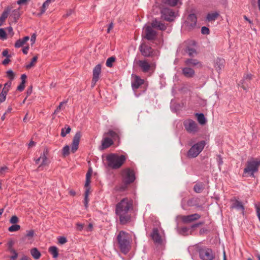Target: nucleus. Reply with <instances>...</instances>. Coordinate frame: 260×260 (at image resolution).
Returning <instances> with one entry per match:
<instances>
[{"label": "nucleus", "mask_w": 260, "mask_h": 260, "mask_svg": "<svg viewBox=\"0 0 260 260\" xmlns=\"http://www.w3.org/2000/svg\"><path fill=\"white\" fill-rule=\"evenodd\" d=\"M132 202L127 198L122 199L116 206V214L119 217L120 222L125 224L130 220L129 211L132 209Z\"/></svg>", "instance_id": "f257e3e1"}, {"label": "nucleus", "mask_w": 260, "mask_h": 260, "mask_svg": "<svg viewBox=\"0 0 260 260\" xmlns=\"http://www.w3.org/2000/svg\"><path fill=\"white\" fill-rule=\"evenodd\" d=\"M117 240L120 251L124 254L127 253L131 247V235L125 232L120 231L117 236Z\"/></svg>", "instance_id": "f03ea898"}, {"label": "nucleus", "mask_w": 260, "mask_h": 260, "mask_svg": "<svg viewBox=\"0 0 260 260\" xmlns=\"http://www.w3.org/2000/svg\"><path fill=\"white\" fill-rule=\"evenodd\" d=\"M125 157L123 155H119L114 153L109 154L106 157L108 166L114 169L120 168L125 160Z\"/></svg>", "instance_id": "7ed1b4c3"}, {"label": "nucleus", "mask_w": 260, "mask_h": 260, "mask_svg": "<svg viewBox=\"0 0 260 260\" xmlns=\"http://www.w3.org/2000/svg\"><path fill=\"white\" fill-rule=\"evenodd\" d=\"M259 166L260 159H250L247 162L246 167L244 169V173L247 174L250 176H253L254 173L258 171Z\"/></svg>", "instance_id": "20e7f679"}, {"label": "nucleus", "mask_w": 260, "mask_h": 260, "mask_svg": "<svg viewBox=\"0 0 260 260\" xmlns=\"http://www.w3.org/2000/svg\"><path fill=\"white\" fill-rule=\"evenodd\" d=\"M134 63L138 66L143 72H153L155 68V64L153 62H149L147 60H135Z\"/></svg>", "instance_id": "39448f33"}, {"label": "nucleus", "mask_w": 260, "mask_h": 260, "mask_svg": "<svg viewBox=\"0 0 260 260\" xmlns=\"http://www.w3.org/2000/svg\"><path fill=\"white\" fill-rule=\"evenodd\" d=\"M106 135L110 137L114 140H116L117 138H118V134L116 132L113 131H109L107 134L104 135V137L102 141V145L100 147V149L101 150H104L109 147L113 144V141L111 139L106 137Z\"/></svg>", "instance_id": "423d86ee"}, {"label": "nucleus", "mask_w": 260, "mask_h": 260, "mask_svg": "<svg viewBox=\"0 0 260 260\" xmlns=\"http://www.w3.org/2000/svg\"><path fill=\"white\" fill-rule=\"evenodd\" d=\"M205 146V142L202 141L193 145L188 152V156L189 157H197L203 150Z\"/></svg>", "instance_id": "0eeeda50"}, {"label": "nucleus", "mask_w": 260, "mask_h": 260, "mask_svg": "<svg viewBox=\"0 0 260 260\" xmlns=\"http://www.w3.org/2000/svg\"><path fill=\"white\" fill-rule=\"evenodd\" d=\"M153 241L158 244H161L165 238V234L161 228H154L151 234Z\"/></svg>", "instance_id": "6e6552de"}, {"label": "nucleus", "mask_w": 260, "mask_h": 260, "mask_svg": "<svg viewBox=\"0 0 260 260\" xmlns=\"http://www.w3.org/2000/svg\"><path fill=\"white\" fill-rule=\"evenodd\" d=\"M197 17L194 14L188 15L183 26L187 30H190L194 29L196 26Z\"/></svg>", "instance_id": "1a4fd4ad"}, {"label": "nucleus", "mask_w": 260, "mask_h": 260, "mask_svg": "<svg viewBox=\"0 0 260 260\" xmlns=\"http://www.w3.org/2000/svg\"><path fill=\"white\" fill-rule=\"evenodd\" d=\"M199 255L203 260H213L214 258L213 251L209 248L201 249L199 251Z\"/></svg>", "instance_id": "9d476101"}, {"label": "nucleus", "mask_w": 260, "mask_h": 260, "mask_svg": "<svg viewBox=\"0 0 260 260\" xmlns=\"http://www.w3.org/2000/svg\"><path fill=\"white\" fill-rule=\"evenodd\" d=\"M184 126L185 129L189 133H195L198 131V125L195 121L191 119L184 121Z\"/></svg>", "instance_id": "9b49d317"}, {"label": "nucleus", "mask_w": 260, "mask_h": 260, "mask_svg": "<svg viewBox=\"0 0 260 260\" xmlns=\"http://www.w3.org/2000/svg\"><path fill=\"white\" fill-rule=\"evenodd\" d=\"M122 176L123 180L126 184L131 183L134 182L135 180L134 172L129 169H127L124 170L122 173Z\"/></svg>", "instance_id": "f8f14e48"}, {"label": "nucleus", "mask_w": 260, "mask_h": 260, "mask_svg": "<svg viewBox=\"0 0 260 260\" xmlns=\"http://www.w3.org/2000/svg\"><path fill=\"white\" fill-rule=\"evenodd\" d=\"M162 17L167 21H172L175 17L174 12L168 8H164L161 10Z\"/></svg>", "instance_id": "ddd939ff"}, {"label": "nucleus", "mask_w": 260, "mask_h": 260, "mask_svg": "<svg viewBox=\"0 0 260 260\" xmlns=\"http://www.w3.org/2000/svg\"><path fill=\"white\" fill-rule=\"evenodd\" d=\"M81 136V133L80 132H77L74 136L71 147V151L73 153L78 149Z\"/></svg>", "instance_id": "4468645a"}, {"label": "nucleus", "mask_w": 260, "mask_h": 260, "mask_svg": "<svg viewBox=\"0 0 260 260\" xmlns=\"http://www.w3.org/2000/svg\"><path fill=\"white\" fill-rule=\"evenodd\" d=\"M143 30L145 32V38L149 40H152L154 38L156 32L152 29V27L149 25H145Z\"/></svg>", "instance_id": "2eb2a0df"}, {"label": "nucleus", "mask_w": 260, "mask_h": 260, "mask_svg": "<svg viewBox=\"0 0 260 260\" xmlns=\"http://www.w3.org/2000/svg\"><path fill=\"white\" fill-rule=\"evenodd\" d=\"M182 75L186 78H191L195 75V71L192 68L185 66L182 68Z\"/></svg>", "instance_id": "dca6fc26"}, {"label": "nucleus", "mask_w": 260, "mask_h": 260, "mask_svg": "<svg viewBox=\"0 0 260 260\" xmlns=\"http://www.w3.org/2000/svg\"><path fill=\"white\" fill-rule=\"evenodd\" d=\"M143 83V79L138 76L132 75V86L133 90L138 89Z\"/></svg>", "instance_id": "f3484780"}, {"label": "nucleus", "mask_w": 260, "mask_h": 260, "mask_svg": "<svg viewBox=\"0 0 260 260\" xmlns=\"http://www.w3.org/2000/svg\"><path fill=\"white\" fill-rule=\"evenodd\" d=\"M101 72V66L96 65L93 70V78L92 80V86L93 87L99 79V75Z\"/></svg>", "instance_id": "a211bd4d"}, {"label": "nucleus", "mask_w": 260, "mask_h": 260, "mask_svg": "<svg viewBox=\"0 0 260 260\" xmlns=\"http://www.w3.org/2000/svg\"><path fill=\"white\" fill-rule=\"evenodd\" d=\"M200 217L201 216L199 214L196 213L187 216H183L181 219L184 222L188 223L199 219Z\"/></svg>", "instance_id": "6ab92c4d"}, {"label": "nucleus", "mask_w": 260, "mask_h": 260, "mask_svg": "<svg viewBox=\"0 0 260 260\" xmlns=\"http://www.w3.org/2000/svg\"><path fill=\"white\" fill-rule=\"evenodd\" d=\"M140 49L142 54L145 56H149L152 55V49L149 46L142 44L140 46Z\"/></svg>", "instance_id": "aec40b11"}, {"label": "nucleus", "mask_w": 260, "mask_h": 260, "mask_svg": "<svg viewBox=\"0 0 260 260\" xmlns=\"http://www.w3.org/2000/svg\"><path fill=\"white\" fill-rule=\"evenodd\" d=\"M198 225L199 224H194L192 225L190 228H188L186 227H182L178 229V233L183 236H187L189 234H191V229L192 228L197 227Z\"/></svg>", "instance_id": "412c9836"}, {"label": "nucleus", "mask_w": 260, "mask_h": 260, "mask_svg": "<svg viewBox=\"0 0 260 260\" xmlns=\"http://www.w3.org/2000/svg\"><path fill=\"white\" fill-rule=\"evenodd\" d=\"M225 64V60L222 58H217L215 60L214 68L219 73L223 69Z\"/></svg>", "instance_id": "4be33fe9"}, {"label": "nucleus", "mask_w": 260, "mask_h": 260, "mask_svg": "<svg viewBox=\"0 0 260 260\" xmlns=\"http://www.w3.org/2000/svg\"><path fill=\"white\" fill-rule=\"evenodd\" d=\"M232 202H233L232 205H231L232 208H235L238 210H240L242 212H244V208L241 202L237 200H232Z\"/></svg>", "instance_id": "5701e85b"}, {"label": "nucleus", "mask_w": 260, "mask_h": 260, "mask_svg": "<svg viewBox=\"0 0 260 260\" xmlns=\"http://www.w3.org/2000/svg\"><path fill=\"white\" fill-rule=\"evenodd\" d=\"M184 63L185 66L190 67L191 68L198 65H201L200 62L197 59L192 58L186 59L184 61Z\"/></svg>", "instance_id": "b1692460"}, {"label": "nucleus", "mask_w": 260, "mask_h": 260, "mask_svg": "<svg viewBox=\"0 0 260 260\" xmlns=\"http://www.w3.org/2000/svg\"><path fill=\"white\" fill-rule=\"evenodd\" d=\"M151 25L152 27L157 28L161 30H165L166 28V26L164 23L159 21H157V20H153L151 23Z\"/></svg>", "instance_id": "393cba45"}, {"label": "nucleus", "mask_w": 260, "mask_h": 260, "mask_svg": "<svg viewBox=\"0 0 260 260\" xmlns=\"http://www.w3.org/2000/svg\"><path fill=\"white\" fill-rule=\"evenodd\" d=\"M29 39V37L28 36H26L24 37L23 39H19L16 41L15 44V46L16 48H19L22 46L27 41H28Z\"/></svg>", "instance_id": "a878e982"}, {"label": "nucleus", "mask_w": 260, "mask_h": 260, "mask_svg": "<svg viewBox=\"0 0 260 260\" xmlns=\"http://www.w3.org/2000/svg\"><path fill=\"white\" fill-rule=\"evenodd\" d=\"M49 6V0H46L43 4L42 6L40 9V12L38 13H34V15H36L37 16H41L43 13H45L46 10V7Z\"/></svg>", "instance_id": "bb28decb"}, {"label": "nucleus", "mask_w": 260, "mask_h": 260, "mask_svg": "<svg viewBox=\"0 0 260 260\" xmlns=\"http://www.w3.org/2000/svg\"><path fill=\"white\" fill-rule=\"evenodd\" d=\"M218 16L219 13L217 12L210 13L207 16V20L208 21H214Z\"/></svg>", "instance_id": "cd10ccee"}, {"label": "nucleus", "mask_w": 260, "mask_h": 260, "mask_svg": "<svg viewBox=\"0 0 260 260\" xmlns=\"http://www.w3.org/2000/svg\"><path fill=\"white\" fill-rule=\"evenodd\" d=\"M251 78V74H247L243 77V79L241 80L239 85H241V87L245 90H246V87L245 86V82L246 80H249Z\"/></svg>", "instance_id": "c85d7f7f"}, {"label": "nucleus", "mask_w": 260, "mask_h": 260, "mask_svg": "<svg viewBox=\"0 0 260 260\" xmlns=\"http://www.w3.org/2000/svg\"><path fill=\"white\" fill-rule=\"evenodd\" d=\"M30 253L32 257L36 259H39L41 256L40 252L36 248H32Z\"/></svg>", "instance_id": "c756f323"}, {"label": "nucleus", "mask_w": 260, "mask_h": 260, "mask_svg": "<svg viewBox=\"0 0 260 260\" xmlns=\"http://www.w3.org/2000/svg\"><path fill=\"white\" fill-rule=\"evenodd\" d=\"M196 116L197 117V119H198V120L199 121V122L201 124H204L206 122V118L204 115L202 113H197L196 114Z\"/></svg>", "instance_id": "7c9ffc66"}, {"label": "nucleus", "mask_w": 260, "mask_h": 260, "mask_svg": "<svg viewBox=\"0 0 260 260\" xmlns=\"http://www.w3.org/2000/svg\"><path fill=\"white\" fill-rule=\"evenodd\" d=\"M50 252L52 255L53 258L57 257L58 255V249L55 246L50 247Z\"/></svg>", "instance_id": "2f4dec72"}, {"label": "nucleus", "mask_w": 260, "mask_h": 260, "mask_svg": "<svg viewBox=\"0 0 260 260\" xmlns=\"http://www.w3.org/2000/svg\"><path fill=\"white\" fill-rule=\"evenodd\" d=\"M9 250L10 252L13 254V255L10 257V258L12 260H16L18 257V253L12 247V244H10L9 246Z\"/></svg>", "instance_id": "473e14b6"}, {"label": "nucleus", "mask_w": 260, "mask_h": 260, "mask_svg": "<svg viewBox=\"0 0 260 260\" xmlns=\"http://www.w3.org/2000/svg\"><path fill=\"white\" fill-rule=\"evenodd\" d=\"M71 132V128L69 125H66L64 128H62L61 132V136L64 137L68 134Z\"/></svg>", "instance_id": "72a5a7b5"}, {"label": "nucleus", "mask_w": 260, "mask_h": 260, "mask_svg": "<svg viewBox=\"0 0 260 260\" xmlns=\"http://www.w3.org/2000/svg\"><path fill=\"white\" fill-rule=\"evenodd\" d=\"M186 52L190 56H193L197 54L196 50L194 47H187Z\"/></svg>", "instance_id": "f704fd0d"}, {"label": "nucleus", "mask_w": 260, "mask_h": 260, "mask_svg": "<svg viewBox=\"0 0 260 260\" xmlns=\"http://www.w3.org/2000/svg\"><path fill=\"white\" fill-rule=\"evenodd\" d=\"M163 2L166 5L175 6L177 4L178 0H163Z\"/></svg>", "instance_id": "c9c22d12"}, {"label": "nucleus", "mask_w": 260, "mask_h": 260, "mask_svg": "<svg viewBox=\"0 0 260 260\" xmlns=\"http://www.w3.org/2000/svg\"><path fill=\"white\" fill-rule=\"evenodd\" d=\"M115 61V58L113 56H111L107 59L106 64L108 67H112L113 63Z\"/></svg>", "instance_id": "e433bc0d"}, {"label": "nucleus", "mask_w": 260, "mask_h": 260, "mask_svg": "<svg viewBox=\"0 0 260 260\" xmlns=\"http://www.w3.org/2000/svg\"><path fill=\"white\" fill-rule=\"evenodd\" d=\"M20 229V226L18 224H15L11 225L8 229V230L10 232H14L19 231Z\"/></svg>", "instance_id": "4c0bfd02"}, {"label": "nucleus", "mask_w": 260, "mask_h": 260, "mask_svg": "<svg viewBox=\"0 0 260 260\" xmlns=\"http://www.w3.org/2000/svg\"><path fill=\"white\" fill-rule=\"evenodd\" d=\"M37 56H34L32 58L31 62L26 66V69H28L33 67L34 66L35 63L37 61Z\"/></svg>", "instance_id": "58836bf2"}, {"label": "nucleus", "mask_w": 260, "mask_h": 260, "mask_svg": "<svg viewBox=\"0 0 260 260\" xmlns=\"http://www.w3.org/2000/svg\"><path fill=\"white\" fill-rule=\"evenodd\" d=\"M9 168L7 166H3L0 168V175H4L8 172Z\"/></svg>", "instance_id": "ea45409f"}, {"label": "nucleus", "mask_w": 260, "mask_h": 260, "mask_svg": "<svg viewBox=\"0 0 260 260\" xmlns=\"http://www.w3.org/2000/svg\"><path fill=\"white\" fill-rule=\"evenodd\" d=\"M70 147L68 145L65 146L62 149V153L63 155L66 156L70 153Z\"/></svg>", "instance_id": "a19ab883"}, {"label": "nucleus", "mask_w": 260, "mask_h": 260, "mask_svg": "<svg viewBox=\"0 0 260 260\" xmlns=\"http://www.w3.org/2000/svg\"><path fill=\"white\" fill-rule=\"evenodd\" d=\"M47 157L44 154L43 155H41L40 157L37 158L35 160L36 163L38 164L39 162L42 160V164H44L45 161L46 160Z\"/></svg>", "instance_id": "79ce46f5"}, {"label": "nucleus", "mask_w": 260, "mask_h": 260, "mask_svg": "<svg viewBox=\"0 0 260 260\" xmlns=\"http://www.w3.org/2000/svg\"><path fill=\"white\" fill-rule=\"evenodd\" d=\"M202 185L201 184H196L194 186V190L196 192H201L202 190Z\"/></svg>", "instance_id": "37998d69"}, {"label": "nucleus", "mask_w": 260, "mask_h": 260, "mask_svg": "<svg viewBox=\"0 0 260 260\" xmlns=\"http://www.w3.org/2000/svg\"><path fill=\"white\" fill-rule=\"evenodd\" d=\"M7 75L8 78L10 79L11 80H12L14 78V73L12 70H9L7 72Z\"/></svg>", "instance_id": "c03bdc74"}, {"label": "nucleus", "mask_w": 260, "mask_h": 260, "mask_svg": "<svg viewBox=\"0 0 260 260\" xmlns=\"http://www.w3.org/2000/svg\"><path fill=\"white\" fill-rule=\"evenodd\" d=\"M7 38L6 33L3 28H0V39H6Z\"/></svg>", "instance_id": "a18cd8bd"}, {"label": "nucleus", "mask_w": 260, "mask_h": 260, "mask_svg": "<svg viewBox=\"0 0 260 260\" xmlns=\"http://www.w3.org/2000/svg\"><path fill=\"white\" fill-rule=\"evenodd\" d=\"M10 221L12 224H16V223H17L18 222V218L15 215L11 217V218L10 219Z\"/></svg>", "instance_id": "49530a36"}, {"label": "nucleus", "mask_w": 260, "mask_h": 260, "mask_svg": "<svg viewBox=\"0 0 260 260\" xmlns=\"http://www.w3.org/2000/svg\"><path fill=\"white\" fill-rule=\"evenodd\" d=\"M201 32L204 35H208L209 34V29L208 27L203 26L201 28Z\"/></svg>", "instance_id": "de8ad7c7"}, {"label": "nucleus", "mask_w": 260, "mask_h": 260, "mask_svg": "<svg viewBox=\"0 0 260 260\" xmlns=\"http://www.w3.org/2000/svg\"><path fill=\"white\" fill-rule=\"evenodd\" d=\"M58 241L59 244H63L67 241V239L64 237H60L58 238Z\"/></svg>", "instance_id": "09e8293b"}, {"label": "nucleus", "mask_w": 260, "mask_h": 260, "mask_svg": "<svg viewBox=\"0 0 260 260\" xmlns=\"http://www.w3.org/2000/svg\"><path fill=\"white\" fill-rule=\"evenodd\" d=\"M66 103L65 102H61L59 104V105L58 106V107L57 108V109H56V110L54 111V114H57L58 112H59L60 110H61V107H62V106L65 104Z\"/></svg>", "instance_id": "8fccbe9b"}, {"label": "nucleus", "mask_w": 260, "mask_h": 260, "mask_svg": "<svg viewBox=\"0 0 260 260\" xmlns=\"http://www.w3.org/2000/svg\"><path fill=\"white\" fill-rule=\"evenodd\" d=\"M25 83L21 82V84L17 87V90L20 91L23 90L25 88Z\"/></svg>", "instance_id": "3c124183"}, {"label": "nucleus", "mask_w": 260, "mask_h": 260, "mask_svg": "<svg viewBox=\"0 0 260 260\" xmlns=\"http://www.w3.org/2000/svg\"><path fill=\"white\" fill-rule=\"evenodd\" d=\"M8 15H9V12L8 11H5L3 12V13H2V14L0 17L4 19V20H6V18L8 17Z\"/></svg>", "instance_id": "603ef678"}, {"label": "nucleus", "mask_w": 260, "mask_h": 260, "mask_svg": "<svg viewBox=\"0 0 260 260\" xmlns=\"http://www.w3.org/2000/svg\"><path fill=\"white\" fill-rule=\"evenodd\" d=\"M34 232L33 230H30L29 231L27 232V234L26 235V236L28 238H32L34 236Z\"/></svg>", "instance_id": "864d4df0"}, {"label": "nucleus", "mask_w": 260, "mask_h": 260, "mask_svg": "<svg viewBox=\"0 0 260 260\" xmlns=\"http://www.w3.org/2000/svg\"><path fill=\"white\" fill-rule=\"evenodd\" d=\"M2 55L3 56L10 57V55L9 54V52L7 49L4 50L2 52Z\"/></svg>", "instance_id": "5fc2aeb1"}, {"label": "nucleus", "mask_w": 260, "mask_h": 260, "mask_svg": "<svg viewBox=\"0 0 260 260\" xmlns=\"http://www.w3.org/2000/svg\"><path fill=\"white\" fill-rule=\"evenodd\" d=\"M77 229L79 231H81L83 230L84 225L80 223H77Z\"/></svg>", "instance_id": "6e6d98bb"}, {"label": "nucleus", "mask_w": 260, "mask_h": 260, "mask_svg": "<svg viewBox=\"0 0 260 260\" xmlns=\"http://www.w3.org/2000/svg\"><path fill=\"white\" fill-rule=\"evenodd\" d=\"M11 84H12L11 81H8L4 84V87H6V88H7L8 89V90H9V88H10Z\"/></svg>", "instance_id": "4d7b16f0"}, {"label": "nucleus", "mask_w": 260, "mask_h": 260, "mask_svg": "<svg viewBox=\"0 0 260 260\" xmlns=\"http://www.w3.org/2000/svg\"><path fill=\"white\" fill-rule=\"evenodd\" d=\"M28 0H18L17 4L19 5H22L26 4Z\"/></svg>", "instance_id": "13d9d810"}, {"label": "nucleus", "mask_w": 260, "mask_h": 260, "mask_svg": "<svg viewBox=\"0 0 260 260\" xmlns=\"http://www.w3.org/2000/svg\"><path fill=\"white\" fill-rule=\"evenodd\" d=\"M91 174H92V171L90 169H89V171H88V172L86 173V178L90 179L91 176Z\"/></svg>", "instance_id": "bf43d9fd"}, {"label": "nucleus", "mask_w": 260, "mask_h": 260, "mask_svg": "<svg viewBox=\"0 0 260 260\" xmlns=\"http://www.w3.org/2000/svg\"><path fill=\"white\" fill-rule=\"evenodd\" d=\"M10 61V60L9 59V57H7L6 59H5L3 61V64L5 66L8 64Z\"/></svg>", "instance_id": "052dcab7"}, {"label": "nucleus", "mask_w": 260, "mask_h": 260, "mask_svg": "<svg viewBox=\"0 0 260 260\" xmlns=\"http://www.w3.org/2000/svg\"><path fill=\"white\" fill-rule=\"evenodd\" d=\"M8 91V89L6 88V87H4L1 93L4 94V95L6 96Z\"/></svg>", "instance_id": "680f3d73"}, {"label": "nucleus", "mask_w": 260, "mask_h": 260, "mask_svg": "<svg viewBox=\"0 0 260 260\" xmlns=\"http://www.w3.org/2000/svg\"><path fill=\"white\" fill-rule=\"evenodd\" d=\"M85 197H88L89 192H90V187H85Z\"/></svg>", "instance_id": "e2e57ef3"}, {"label": "nucleus", "mask_w": 260, "mask_h": 260, "mask_svg": "<svg viewBox=\"0 0 260 260\" xmlns=\"http://www.w3.org/2000/svg\"><path fill=\"white\" fill-rule=\"evenodd\" d=\"M90 179L86 178V181L85 183V187H90Z\"/></svg>", "instance_id": "0e129e2a"}, {"label": "nucleus", "mask_w": 260, "mask_h": 260, "mask_svg": "<svg viewBox=\"0 0 260 260\" xmlns=\"http://www.w3.org/2000/svg\"><path fill=\"white\" fill-rule=\"evenodd\" d=\"M27 76L25 74H22L21 76V82L25 83Z\"/></svg>", "instance_id": "69168bd1"}, {"label": "nucleus", "mask_w": 260, "mask_h": 260, "mask_svg": "<svg viewBox=\"0 0 260 260\" xmlns=\"http://www.w3.org/2000/svg\"><path fill=\"white\" fill-rule=\"evenodd\" d=\"M36 35L35 34H33L31 36V38H30V42L31 43V44L35 43V40H36Z\"/></svg>", "instance_id": "338daca9"}, {"label": "nucleus", "mask_w": 260, "mask_h": 260, "mask_svg": "<svg viewBox=\"0 0 260 260\" xmlns=\"http://www.w3.org/2000/svg\"><path fill=\"white\" fill-rule=\"evenodd\" d=\"M6 96L4 95V94H0V102H4L6 100Z\"/></svg>", "instance_id": "774afa93"}]
</instances>
